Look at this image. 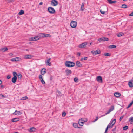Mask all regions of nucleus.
<instances>
[{"label":"nucleus","instance_id":"23","mask_svg":"<svg viewBox=\"0 0 133 133\" xmlns=\"http://www.w3.org/2000/svg\"><path fill=\"white\" fill-rule=\"evenodd\" d=\"M73 127L76 128H80V127H78V125L77 123H74L73 124Z\"/></svg>","mask_w":133,"mask_h":133},{"label":"nucleus","instance_id":"49","mask_svg":"<svg viewBox=\"0 0 133 133\" xmlns=\"http://www.w3.org/2000/svg\"><path fill=\"white\" fill-rule=\"evenodd\" d=\"M116 129V126H115V128H114L113 129H112V131H113V132H114V133H115V132H114V131H115V130Z\"/></svg>","mask_w":133,"mask_h":133},{"label":"nucleus","instance_id":"35","mask_svg":"<svg viewBox=\"0 0 133 133\" xmlns=\"http://www.w3.org/2000/svg\"><path fill=\"white\" fill-rule=\"evenodd\" d=\"M127 6L125 4H123L122 5L121 8H127Z\"/></svg>","mask_w":133,"mask_h":133},{"label":"nucleus","instance_id":"36","mask_svg":"<svg viewBox=\"0 0 133 133\" xmlns=\"http://www.w3.org/2000/svg\"><path fill=\"white\" fill-rule=\"evenodd\" d=\"M133 104V100L132 102L130 103L129 105H128L127 108L128 109Z\"/></svg>","mask_w":133,"mask_h":133},{"label":"nucleus","instance_id":"47","mask_svg":"<svg viewBox=\"0 0 133 133\" xmlns=\"http://www.w3.org/2000/svg\"><path fill=\"white\" fill-rule=\"evenodd\" d=\"M41 81V82L42 84H45V81L43 80V79H41L40 80Z\"/></svg>","mask_w":133,"mask_h":133},{"label":"nucleus","instance_id":"7","mask_svg":"<svg viewBox=\"0 0 133 133\" xmlns=\"http://www.w3.org/2000/svg\"><path fill=\"white\" fill-rule=\"evenodd\" d=\"M91 52L94 55H96L100 54L101 53V51L99 50H98L95 51H91Z\"/></svg>","mask_w":133,"mask_h":133},{"label":"nucleus","instance_id":"19","mask_svg":"<svg viewBox=\"0 0 133 133\" xmlns=\"http://www.w3.org/2000/svg\"><path fill=\"white\" fill-rule=\"evenodd\" d=\"M65 72L67 75L71 74L72 73V71L71 70L67 69L65 70Z\"/></svg>","mask_w":133,"mask_h":133},{"label":"nucleus","instance_id":"30","mask_svg":"<svg viewBox=\"0 0 133 133\" xmlns=\"http://www.w3.org/2000/svg\"><path fill=\"white\" fill-rule=\"evenodd\" d=\"M116 47V46L114 45H110L109 46V48L110 49L115 48Z\"/></svg>","mask_w":133,"mask_h":133},{"label":"nucleus","instance_id":"52","mask_svg":"<svg viewBox=\"0 0 133 133\" xmlns=\"http://www.w3.org/2000/svg\"><path fill=\"white\" fill-rule=\"evenodd\" d=\"M124 117V116H122L120 118V121H121L123 118Z\"/></svg>","mask_w":133,"mask_h":133},{"label":"nucleus","instance_id":"20","mask_svg":"<svg viewBox=\"0 0 133 133\" xmlns=\"http://www.w3.org/2000/svg\"><path fill=\"white\" fill-rule=\"evenodd\" d=\"M8 50V49L6 47L1 48L0 49V50L3 52H5Z\"/></svg>","mask_w":133,"mask_h":133},{"label":"nucleus","instance_id":"62","mask_svg":"<svg viewBox=\"0 0 133 133\" xmlns=\"http://www.w3.org/2000/svg\"><path fill=\"white\" fill-rule=\"evenodd\" d=\"M9 54L10 56H12L13 55V54L12 53H10Z\"/></svg>","mask_w":133,"mask_h":133},{"label":"nucleus","instance_id":"56","mask_svg":"<svg viewBox=\"0 0 133 133\" xmlns=\"http://www.w3.org/2000/svg\"><path fill=\"white\" fill-rule=\"evenodd\" d=\"M98 119V117H97L96 118V119H95V120L94 121V122H95L97 121Z\"/></svg>","mask_w":133,"mask_h":133},{"label":"nucleus","instance_id":"32","mask_svg":"<svg viewBox=\"0 0 133 133\" xmlns=\"http://www.w3.org/2000/svg\"><path fill=\"white\" fill-rule=\"evenodd\" d=\"M24 10H22L20 11V12L18 13L19 15H22L24 14Z\"/></svg>","mask_w":133,"mask_h":133},{"label":"nucleus","instance_id":"42","mask_svg":"<svg viewBox=\"0 0 133 133\" xmlns=\"http://www.w3.org/2000/svg\"><path fill=\"white\" fill-rule=\"evenodd\" d=\"M13 75L14 77H17L16 76L17 75V73L16 72H13Z\"/></svg>","mask_w":133,"mask_h":133},{"label":"nucleus","instance_id":"43","mask_svg":"<svg viewBox=\"0 0 133 133\" xmlns=\"http://www.w3.org/2000/svg\"><path fill=\"white\" fill-rule=\"evenodd\" d=\"M104 55L105 56H110V54L109 53H104Z\"/></svg>","mask_w":133,"mask_h":133},{"label":"nucleus","instance_id":"54","mask_svg":"<svg viewBox=\"0 0 133 133\" xmlns=\"http://www.w3.org/2000/svg\"><path fill=\"white\" fill-rule=\"evenodd\" d=\"M130 16H133V11L129 15Z\"/></svg>","mask_w":133,"mask_h":133},{"label":"nucleus","instance_id":"40","mask_svg":"<svg viewBox=\"0 0 133 133\" xmlns=\"http://www.w3.org/2000/svg\"><path fill=\"white\" fill-rule=\"evenodd\" d=\"M28 99V97L26 96H25V97H22L21 98V99L23 100H25L27 99Z\"/></svg>","mask_w":133,"mask_h":133},{"label":"nucleus","instance_id":"37","mask_svg":"<svg viewBox=\"0 0 133 133\" xmlns=\"http://www.w3.org/2000/svg\"><path fill=\"white\" fill-rule=\"evenodd\" d=\"M128 128V127L127 126H125L123 128V130H127Z\"/></svg>","mask_w":133,"mask_h":133},{"label":"nucleus","instance_id":"38","mask_svg":"<svg viewBox=\"0 0 133 133\" xmlns=\"http://www.w3.org/2000/svg\"><path fill=\"white\" fill-rule=\"evenodd\" d=\"M123 35H124V34L123 33H121V32H120L119 34H118L117 35V36L118 37H119L121 36H123Z\"/></svg>","mask_w":133,"mask_h":133},{"label":"nucleus","instance_id":"26","mask_svg":"<svg viewBox=\"0 0 133 133\" xmlns=\"http://www.w3.org/2000/svg\"><path fill=\"white\" fill-rule=\"evenodd\" d=\"M17 79V77H14L12 79V81L13 83H15Z\"/></svg>","mask_w":133,"mask_h":133},{"label":"nucleus","instance_id":"45","mask_svg":"<svg viewBox=\"0 0 133 133\" xmlns=\"http://www.w3.org/2000/svg\"><path fill=\"white\" fill-rule=\"evenodd\" d=\"M81 119H82V121L84 122H86L87 121V119L85 118H81Z\"/></svg>","mask_w":133,"mask_h":133},{"label":"nucleus","instance_id":"13","mask_svg":"<svg viewBox=\"0 0 133 133\" xmlns=\"http://www.w3.org/2000/svg\"><path fill=\"white\" fill-rule=\"evenodd\" d=\"M113 126V125H112L110 123H109V124L107 126L106 129L104 133H107V131L108 130V129L110 128H111Z\"/></svg>","mask_w":133,"mask_h":133},{"label":"nucleus","instance_id":"41","mask_svg":"<svg viewBox=\"0 0 133 133\" xmlns=\"http://www.w3.org/2000/svg\"><path fill=\"white\" fill-rule=\"evenodd\" d=\"M18 79H21L22 77V75L21 74H19L17 75Z\"/></svg>","mask_w":133,"mask_h":133},{"label":"nucleus","instance_id":"12","mask_svg":"<svg viewBox=\"0 0 133 133\" xmlns=\"http://www.w3.org/2000/svg\"><path fill=\"white\" fill-rule=\"evenodd\" d=\"M108 38L106 37H103L101 38H100L98 40V41L99 42L107 41H108Z\"/></svg>","mask_w":133,"mask_h":133},{"label":"nucleus","instance_id":"25","mask_svg":"<svg viewBox=\"0 0 133 133\" xmlns=\"http://www.w3.org/2000/svg\"><path fill=\"white\" fill-rule=\"evenodd\" d=\"M114 95L115 97H118L120 96L121 94L118 92H116L114 94Z\"/></svg>","mask_w":133,"mask_h":133},{"label":"nucleus","instance_id":"29","mask_svg":"<svg viewBox=\"0 0 133 133\" xmlns=\"http://www.w3.org/2000/svg\"><path fill=\"white\" fill-rule=\"evenodd\" d=\"M56 92L57 93V95H58L61 96L62 95V94L61 93V92L60 91L58 90H57Z\"/></svg>","mask_w":133,"mask_h":133},{"label":"nucleus","instance_id":"14","mask_svg":"<svg viewBox=\"0 0 133 133\" xmlns=\"http://www.w3.org/2000/svg\"><path fill=\"white\" fill-rule=\"evenodd\" d=\"M97 81L99 82L102 83V79L101 76H98L96 78Z\"/></svg>","mask_w":133,"mask_h":133},{"label":"nucleus","instance_id":"53","mask_svg":"<svg viewBox=\"0 0 133 133\" xmlns=\"http://www.w3.org/2000/svg\"><path fill=\"white\" fill-rule=\"evenodd\" d=\"M7 78L8 79H9L11 78V76L10 75H8L7 77Z\"/></svg>","mask_w":133,"mask_h":133},{"label":"nucleus","instance_id":"2","mask_svg":"<svg viewBox=\"0 0 133 133\" xmlns=\"http://www.w3.org/2000/svg\"><path fill=\"white\" fill-rule=\"evenodd\" d=\"M65 65L68 67H72L75 65L74 63L70 61H67L65 63Z\"/></svg>","mask_w":133,"mask_h":133},{"label":"nucleus","instance_id":"18","mask_svg":"<svg viewBox=\"0 0 133 133\" xmlns=\"http://www.w3.org/2000/svg\"><path fill=\"white\" fill-rule=\"evenodd\" d=\"M21 114H22V113L21 112L17 111L16 110L15 111V112L13 113V114L16 115H19Z\"/></svg>","mask_w":133,"mask_h":133},{"label":"nucleus","instance_id":"8","mask_svg":"<svg viewBox=\"0 0 133 133\" xmlns=\"http://www.w3.org/2000/svg\"><path fill=\"white\" fill-rule=\"evenodd\" d=\"M87 44V42H84L79 45L78 47L81 48H84L86 47Z\"/></svg>","mask_w":133,"mask_h":133},{"label":"nucleus","instance_id":"51","mask_svg":"<svg viewBox=\"0 0 133 133\" xmlns=\"http://www.w3.org/2000/svg\"><path fill=\"white\" fill-rule=\"evenodd\" d=\"M42 77V76L41 75H40L39 76V79L40 80H41V79H43Z\"/></svg>","mask_w":133,"mask_h":133},{"label":"nucleus","instance_id":"58","mask_svg":"<svg viewBox=\"0 0 133 133\" xmlns=\"http://www.w3.org/2000/svg\"><path fill=\"white\" fill-rule=\"evenodd\" d=\"M81 54L79 52H78L77 54V55L78 56H80V55Z\"/></svg>","mask_w":133,"mask_h":133},{"label":"nucleus","instance_id":"33","mask_svg":"<svg viewBox=\"0 0 133 133\" xmlns=\"http://www.w3.org/2000/svg\"><path fill=\"white\" fill-rule=\"evenodd\" d=\"M128 85H129V86L130 87H133L132 83L131 82H129Z\"/></svg>","mask_w":133,"mask_h":133},{"label":"nucleus","instance_id":"46","mask_svg":"<svg viewBox=\"0 0 133 133\" xmlns=\"http://www.w3.org/2000/svg\"><path fill=\"white\" fill-rule=\"evenodd\" d=\"M29 40L30 41H34L33 37L30 38L29 39Z\"/></svg>","mask_w":133,"mask_h":133},{"label":"nucleus","instance_id":"61","mask_svg":"<svg viewBox=\"0 0 133 133\" xmlns=\"http://www.w3.org/2000/svg\"><path fill=\"white\" fill-rule=\"evenodd\" d=\"M2 83V82L1 80H0V85Z\"/></svg>","mask_w":133,"mask_h":133},{"label":"nucleus","instance_id":"59","mask_svg":"<svg viewBox=\"0 0 133 133\" xmlns=\"http://www.w3.org/2000/svg\"><path fill=\"white\" fill-rule=\"evenodd\" d=\"M1 87L2 88H4V86L3 85H1Z\"/></svg>","mask_w":133,"mask_h":133},{"label":"nucleus","instance_id":"3","mask_svg":"<svg viewBox=\"0 0 133 133\" xmlns=\"http://www.w3.org/2000/svg\"><path fill=\"white\" fill-rule=\"evenodd\" d=\"M114 106L111 105L110 108L107 111V112L105 114V115H107L110 113L111 111L114 110Z\"/></svg>","mask_w":133,"mask_h":133},{"label":"nucleus","instance_id":"63","mask_svg":"<svg viewBox=\"0 0 133 133\" xmlns=\"http://www.w3.org/2000/svg\"><path fill=\"white\" fill-rule=\"evenodd\" d=\"M108 105H110V103H108Z\"/></svg>","mask_w":133,"mask_h":133},{"label":"nucleus","instance_id":"9","mask_svg":"<svg viewBox=\"0 0 133 133\" xmlns=\"http://www.w3.org/2000/svg\"><path fill=\"white\" fill-rule=\"evenodd\" d=\"M33 57V56L29 54L25 55L24 58L25 59H31Z\"/></svg>","mask_w":133,"mask_h":133},{"label":"nucleus","instance_id":"28","mask_svg":"<svg viewBox=\"0 0 133 133\" xmlns=\"http://www.w3.org/2000/svg\"><path fill=\"white\" fill-rule=\"evenodd\" d=\"M107 1L110 4L115 3L116 2V1H112L111 0H107Z\"/></svg>","mask_w":133,"mask_h":133},{"label":"nucleus","instance_id":"34","mask_svg":"<svg viewBox=\"0 0 133 133\" xmlns=\"http://www.w3.org/2000/svg\"><path fill=\"white\" fill-rule=\"evenodd\" d=\"M44 37H51V35L49 34H46L44 33Z\"/></svg>","mask_w":133,"mask_h":133},{"label":"nucleus","instance_id":"44","mask_svg":"<svg viewBox=\"0 0 133 133\" xmlns=\"http://www.w3.org/2000/svg\"><path fill=\"white\" fill-rule=\"evenodd\" d=\"M78 79L77 78L75 77L74 78V81L75 82H77V81H78Z\"/></svg>","mask_w":133,"mask_h":133},{"label":"nucleus","instance_id":"21","mask_svg":"<svg viewBox=\"0 0 133 133\" xmlns=\"http://www.w3.org/2000/svg\"><path fill=\"white\" fill-rule=\"evenodd\" d=\"M44 33H40L38 34V36L39 37V38L41 37H45Z\"/></svg>","mask_w":133,"mask_h":133},{"label":"nucleus","instance_id":"11","mask_svg":"<svg viewBox=\"0 0 133 133\" xmlns=\"http://www.w3.org/2000/svg\"><path fill=\"white\" fill-rule=\"evenodd\" d=\"M51 59V58H49L47 61H45V63L47 65L49 66L51 65V63L50 62Z\"/></svg>","mask_w":133,"mask_h":133},{"label":"nucleus","instance_id":"48","mask_svg":"<svg viewBox=\"0 0 133 133\" xmlns=\"http://www.w3.org/2000/svg\"><path fill=\"white\" fill-rule=\"evenodd\" d=\"M129 121H130L131 122H133V117H131L129 118Z\"/></svg>","mask_w":133,"mask_h":133},{"label":"nucleus","instance_id":"39","mask_svg":"<svg viewBox=\"0 0 133 133\" xmlns=\"http://www.w3.org/2000/svg\"><path fill=\"white\" fill-rule=\"evenodd\" d=\"M84 4L83 3H82V5L81 6V9L82 11H83V10H84Z\"/></svg>","mask_w":133,"mask_h":133},{"label":"nucleus","instance_id":"4","mask_svg":"<svg viewBox=\"0 0 133 133\" xmlns=\"http://www.w3.org/2000/svg\"><path fill=\"white\" fill-rule=\"evenodd\" d=\"M77 24V22L72 21L70 23V26L72 28H75Z\"/></svg>","mask_w":133,"mask_h":133},{"label":"nucleus","instance_id":"31","mask_svg":"<svg viewBox=\"0 0 133 133\" xmlns=\"http://www.w3.org/2000/svg\"><path fill=\"white\" fill-rule=\"evenodd\" d=\"M34 38V40L35 41H37L39 39V37L38 36H36L35 37H33Z\"/></svg>","mask_w":133,"mask_h":133},{"label":"nucleus","instance_id":"50","mask_svg":"<svg viewBox=\"0 0 133 133\" xmlns=\"http://www.w3.org/2000/svg\"><path fill=\"white\" fill-rule=\"evenodd\" d=\"M66 115V113L65 112H64L62 114V116L63 117H65Z\"/></svg>","mask_w":133,"mask_h":133},{"label":"nucleus","instance_id":"27","mask_svg":"<svg viewBox=\"0 0 133 133\" xmlns=\"http://www.w3.org/2000/svg\"><path fill=\"white\" fill-rule=\"evenodd\" d=\"M19 119L17 118H15L12 119V122H15L19 120Z\"/></svg>","mask_w":133,"mask_h":133},{"label":"nucleus","instance_id":"60","mask_svg":"<svg viewBox=\"0 0 133 133\" xmlns=\"http://www.w3.org/2000/svg\"><path fill=\"white\" fill-rule=\"evenodd\" d=\"M43 4V3L42 2H41L40 3H39V4L40 5H42Z\"/></svg>","mask_w":133,"mask_h":133},{"label":"nucleus","instance_id":"16","mask_svg":"<svg viewBox=\"0 0 133 133\" xmlns=\"http://www.w3.org/2000/svg\"><path fill=\"white\" fill-rule=\"evenodd\" d=\"M82 119H81L78 121V124L80 126H82L84 124V122L82 121Z\"/></svg>","mask_w":133,"mask_h":133},{"label":"nucleus","instance_id":"22","mask_svg":"<svg viewBox=\"0 0 133 133\" xmlns=\"http://www.w3.org/2000/svg\"><path fill=\"white\" fill-rule=\"evenodd\" d=\"M35 131V128L33 127L32 128H31L29 130V131L30 132H32L34 131Z\"/></svg>","mask_w":133,"mask_h":133},{"label":"nucleus","instance_id":"24","mask_svg":"<svg viewBox=\"0 0 133 133\" xmlns=\"http://www.w3.org/2000/svg\"><path fill=\"white\" fill-rule=\"evenodd\" d=\"M116 122V119H114L113 120H111L110 123L113 126L115 124Z\"/></svg>","mask_w":133,"mask_h":133},{"label":"nucleus","instance_id":"5","mask_svg":"<svg viewBox=\"0 0 133 133\" xmlns=\"http://www.w3.org/2000/svg\"><path fill=\"white\" fill-rule=\"evenodd\" d=\"M48 11L51 14H54L55 12V10L52 7H48Z\"/></svg>","mask_w":133,"mask_h":133},{"label":"nucleus","instance_id":"64","mask_svg":"<svg viewBox=\"0 0 133 133\" xmlns=\"http://www.w3.org/2000/svg\"><path fill=\"white\" fill-rule=\"evenodd\" d=\"M131 132L132 133H133V129H132L131 130Z\"/></svg>","mask_w":133,"mask_h":133},{"label":"nucleus","instance_id":"17","mask_svg":"<svg viewBox=\"0 0 133 133\" xmlns=\"http://www.w3.org/2000/svg\"><path fill=\"white\" fill-rule=\"evenodd\" d=\"M76 65L78 67H81L82 66V65L79 61H77L76 62Z\"/></svg>","mask_w":133,"mask_h":133},{"label":"nucleus","instance_id":"10","mask_svg":"<svg viewBox=\"0 0 133 133\" xmlns=\"http://www.w3.org/2000/svg\"><path fill=\"white\" fill-rule=\"evenodd\" d=\"M21 60V58L18 57H16L15 58H14L11 59V61H18Z\"/></svg>","mask_w":133,"mask_h":133},{"label":"nucleus","instance_id":"1","mask_svg":"<svg viewBox=\"0 0 133 133\" xmlns=\"http://www.w3.org/2000/svg\"><path fill=\"white\" fill-rule=\"evenodd\" d=\"M108 11L107 7L106 6H102L101 7V9L100 10L101 13L104 14Z\"/></svg>","mask_w":133,"mask_h":133},{"label":"nucleus","instance_id":"15","mask_svg":"<svg viewBox=\"0 0 133 133\" xmlns=\"http://www.w3.org/2000/svg\"><path fill=\"white\" fill-rule=\"evenodd\" d=\"M46 69L45 68H43L41 71V74L43 75H44L46 72Z\"/></svg>","mask_w":133,"mask_h":133},{"label":"nucleus","instance_id":"57","mask_svg":"<svg viewBox=\"0 0 133 133\" xmlns=\"http://www.w3.org/2000/svg\"><path fill=\"white\" fill-rule=\"evenodd\" d=\"M87 57H85L83 58V59L84 60H87Z\"/></svg>","mask_w":133,"mask_h":133},{"label":"nucleus","instance_id":"55","mask_svg":"<svg viewBox=\"0 0 133 133\" xmlns=\"http://www.w3.org/2000/svg\"><path fill=\"white\" fill-rule=\"evenodd\" d=\"M0 95H1V96H2V97H4H4H5V96H4V95H2V94H0Z\"/></svg>","mask_w":133,"mask_h":133},{"label":"nucleus","instance_id":"6","mask_svg":"<svg viewBox=\"0 0 133 133\" xmlns=\"http://www.w3.org/2000/svg\"><path fill=\"white\" fill-rule=\"evenodd\" d=\"M58 4V1L56 0H52L51 1V5L54 6H56Z\"/></svg>","mask_w":133,"mask_h":133}]
</instances>
